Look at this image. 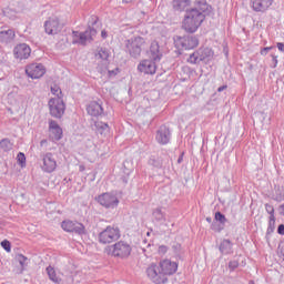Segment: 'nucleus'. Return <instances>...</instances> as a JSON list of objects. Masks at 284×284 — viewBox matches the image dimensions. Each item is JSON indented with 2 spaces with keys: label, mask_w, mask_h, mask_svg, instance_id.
I'll list each match as a JSON object with an SVG mask.
<instances>
[{
  "label": "nucleus",
  "mask_w": 284,
  "mask_h": 284,
  "mask_svg": "<svg viewBox=\"0 0 284 284\" xmlns=\"http://www.w3.org/2000/svg\"><path fill=\"white\" fill-rule=\"evenodd\" d=\"M210 14H212V6L207 3V0H195L194 8L186 10L182 22L183 30L189 32V34H194Z\"/></svg>",
  "instance_id": "f257e3e1"
},
{
  "label": "nucleus",
  "mask_w": 284,
  "mask_h": 284,
  "mask_svg": "<svg viewBox=\"0 0 284 284\" xmlns=\"http://www.w3.org/2000/svg\"><path fill=\"white\" fill-rule=\"evenodd\" d=\"M98 21L99 18L97 16H91L89 27L84 32L72 31V43L78 45H88V43H92L94 37H97V29H94V26H97Z\"/></svg>",
  "instance_id": "f03ea898"
},
{
  "label": "nucleus",
  "mask_w": 284,
  "mask_h": 284,
  "mask_svg": "<svg viewBox=\"0 0 284 284\" xmlns=\"http://www.w3.org/2000/svg\"><path fill=\"white\" fill-rule=\"evenodd\" d=\"M125 52L132 59H139L141 57V52L145 48V39L143 37H133L124 41Z\"/></svg>",
  "instance_id": "7ed1b4c3"
},
{
  "label": "nucleus",
  "mask_w": 284,
  "mask_h": 284,
  "mask_svg": "<svg viewBox=\"0 0 284 284\" xmlns=\"http://www.w3.org/2000/svg\"><path fill=\"white\" fill-rule=\"evenodd\" d=\"M121 239V230L119 226H106L102 232L98 235V241L101 245H110V243H114Z\"/></svg>",
  "instance_id": "20e7f679"
},
{
  "label": "nucleus",
  "mask_w": 284,
  "mask_h": 284,
  "mask_svg": "<svg viewBox=\"0 0 284 284\" xmlns=\"http://www.w3.org/2000/svg\"><path fill=\"white\" fill-rule=\"evenodd\" d=\"M106 250L108 254H111L115 258H128L132 254V246L125 241H119Z\"/></svg>",
  "instance_id": "39448f33"
},
{
  "label": "nucleus",
  "mask_w": 284,
  "mask_h": 284,
  "mask_svg": "<svg viewBox=\"0 0 284 284\" xmlns=\"http://www.w3.org/2000/svg\"><path fill=\"white\" fill-rule=\"evenodd\" d=\"M174 45L178 50H194L199 47V38L192 34L176 36L174 37Z\"/></svg>",
  "instance_id": "423d86ee"
},
{
  "label": "nucleus",
  "mask_w": 284,
  "mask_h": 284,
  "mask_svg": "<svg viewBox=\"0 0 284 284\" xmlns=\"http://www.w3.org/2000/svg\"><path fill=\"white\" fill-rule=\"evenodd\" d=\"M212 57H214V51H212V49L200 48L196 51H194L192 54H190L187 59V63H191L192 65H196L197 63H201V61H210Z\"/></svg>",
  "instance_id": "0eeeda50"
},
{
  "label": "nucleus",
  "mask_w": 284,
  "mask_h": 284,
  "mask_svg": "<svg viewBox=\"0 0 284 284\" xmlns=\"http://www.w3.org/2000/svg\"><path fill=\"white\" fill-rule=\"evenodd\" d=\"M48 105L53 119H61L65 114V102H63V98H51Z\"/></svg>",
  "instance_id": "6e6552de"
},
{
  "label": "nucleus",
  "mask_w": 284,
  "mask_h": 284,
  "mask_svg": "<svg viewBox=\"0 0 284 284\" xmlns=\"http://www.w3.org/2000/svg\"><path fill=\"white\" fill-rule=\"evenodd\" d=\"M148 278H150L154 284H165L168 278L164 277L161 266L156 263H151L145 270Z\"/></svg>",
  "instance_id": "1a4fd4ad"
},
{
  "label": "nucleus",
  "mask_w": 284,
  "mask_h": 284,
  "mask_svg": "<svg viewBox=\"0 0 284 284\" xmlns=\"http://www.w3.org/2000/svg\"><path fill=\"white\" fill-rule=\"evenodd\" d=\"M98 203L105 207L106 210H114V207H119V197L114 193H102L95 197Z\"/></svg>",
  "instance_id": "9d476101"
},
{
  "label": "nucleus",
  "mask_w": 284,
  "mask_h": 284,
  "mask_svg": "<svg viewBox=\"0 0 284 284\" xmlns=\"http://www.w3.org/2000/svg\"><path fill=\"white\" fill-rule=\"evenodd\" d=\"M61 227H62V230H64V232L78 234L79 236H83V234H85V225H83L82 223H79V222L64 220L61 223Z\"/></svg>",
  "instance_id": "9b49d317"
},
{
  "label": "nucleus",
  "mask_w": 284,
  "mask_h": 284,
  "mask_svg": "<svg viewBox=\"0 0 284 284\" xmlns=\"http://www.w3.org/2000/svg\"><path fill=\"white\" fill-rule=\"evenodd\" d=\"M42 164L41 170L47 174H52L54 170H57V159H54V154L48 152L41 155Z\"/></svg>",
  "instance_id": "f8f14e48"
},
{
  "label": "nucleus",
  "mask_w": 284,
  "mask_h": 284,
  "mask_svg": "<svg viewBox=\"0 0 284 284\" xmlns=\"http://www.w3.org/2000/svg\"><path fill=\"white\" fill-rule=\"evenodd\" d=\"M172 139V131L170 126L163 124L155 132V141L160 145H168Z\"/></svg>",
  "instance_id": "ddd939ff"
},
{
  "label": "nucleus",
  "mask_w": 284,
  "mask_h": 284,
  "mask_svg": "<svg viewBox=\"0 0 284 284\" xmlns=\"http://www.w3.org/2000/svg\"><path fill=\"white\" fill-rule=\"evenodd\" d=\"M158 265H160V270L164 278L176 274V271L179 270V264L168 258L160 261Z\"/></svg>",
  "instance_id": "4468645a"
},
{
  "label": "nucleus",
  "mask_w": 284,
  "mask_h": 284,
  "mask_svg": "<svg viewBox=\"0 0 284 284\" xmlns=\"http://www.w3.org/2000/svg\"><path fill=\"white\" fill-rule=\"evenodd\" d=\"M160 61H154V59L149 58L141 60L138 64V72L142 74H156V63Z\"/></svg>",
  "instance_id": "2eb2a0df"
},
{
  "label": "nucleus",
  "mask_w": 284,
  "mask_h": 284,
  "mask_svg": "<svg viewBox=\"0 0 284 284\" xmlns=\"http://www.w3.org/2000/svg\"><path fill=\"white\" fill-rule=\"evenodd\" d=\"M26 74L30 79H41L45 74V67L42 63H31L27 65Z\"/></svg>",
  "instance_id": "dca6fc26"
},
{
  "label": "nucleus",
  "mask_w": 284,
  "mask_h": 284,
  "mask_svg": "<svg viewBox=\"0 0 284 284\" xmlns=\"http://www.w3.org/2000/svg\"><path fill=\"white\" fill-rule=\"evenodd\" d=\"M63 30V24L59 22V18H50L44 22V32L47 34H59Z\"/></svg>",
  "instance_id": "f3484780"
},
{
  "label": "nucleus",
  "mask_w": 284,
  "mask_h": 284,
  "mask_svg": "<svg viewBox=\"0 0 284 284\" xmlns=\"http://www.w3.org/2000/svg\"><path fill=\"white\" fill-rule=\"evenodd\" d=\"M272 3H274V0H251L250 2L252 10L262 14L272 8Z\"/></svg>",
  "instance_id": "a211bd4d"
},
{
  "label": "nucleus",
  "mask_w": 284,
  "mask_h": 284,
  "mask_svg": "<svg viewBox=\"0 0 284 284\" xmlns=\"http://www.w3.org/2000/svg\"><path fill=\"white\" fill-rule=\"evenodd\" d=\"M49 132L51 141H61L63 139V129L54 120L49 122Z\"/></svg>",
  "instance_id": "6ab92c4d"
},
{
  "label": "nucleus",
  "mask_w": 284,
  "mask_h": 284,
  "mask_svg": "<svg viewBox=\"0 0 284 284\" xmlns=\"http://www.w3.org/2000/svg\"><path fill=\"white\" fill-rule=\"evenodd\" d=\"M31 53L32 49H30V45L26 43H20L13 49V54L16 59H20V61H23V59H28Z\"/></svg>",
  "instance_id": "aec40b11"
},
{
  "label": "nucleus",
  "mask_w": 284,
  "mask_h": 284,
  "mask_svg": "<svg viewBox=\"0 0 284 284\" xmlns=\"http://www.w3.org/2000/svg\"><path fill=\"white\" fill-rule=\"evenodd\" d=\"M87 112L90 116H103V104L92 101L87 105Z\"/></svg>",
  "instance_id": "412c9836"
},
{
  "label": "nucleus",
  "mask_w": 284,
  "mask_h": 284,
  "mask_svg": "<svg viewBox=\"0 0 284 284\" xmlns=\"http://www.w3.org/2000/svg\"><path fill=\"white\" fill-rule=\"evenodd\" d=\"M149 59H153V61H161V59H163V53L161 52V47L158 41L151 42Z\"/></svg>",
  "instance_id": "4be33fe9"
},
{
  "label": "nucleus",
  "mask_w": 284,
  "mask_h": 284,
  "mask_svg": "<svg viewBox=\"0 0 284 284\" xmlns=\"http://www.w3.org/2000/svg\"><path fill=\"white\" fill-rule=\"evenodd\" d=\"M191 0H173L172 8L174 12H185L190 8Z\"/></svg>",
  "instance_id": "5701e85b"
},
{
  "label": "nucleus",
  "mask_w": 284,
  "mask_h": 284,
  "mask_svg": "<svg viewBox=\"0 0 284 284\" xmlns=\"http://www.w3.org/2000/svg\"><path fill=\"white\" fill-rule=\"evenodd\" d=\"M14 37H17V33H14V30L12 29L0 31L1 43H12V41H14Z\"/></svg>",
  "instance_id": "b1692460"
},
{
  "label": "nucleus",
  "mask_w": 284,
  "mask_h": 284,
  "mask_svg": "<svg viewBox=\"0 0 284 284\" xmlns=\"http://www.w3.org/2000/svg\"><path fill=\"white\" fill-rule=\"evenodd\" d=\"M95 57L97 59H101V61H104V65H108V59H110V50L105 48H100Z\"/></svg>",
  "instance_id": "393cba45"
},
{
  "label": "nucleus",
  "mask_w": 284,
  "mask_h": 284,
  "mask_svg": "<svg viewBox=\"0 0 284 284\" xmlns=\"http://www.w3.org/2000/svg\"><path fill=\"white\" fill-rule=\"evenodd\" d=\"M47 274L49 278L52 281V283L60 284L61 283V277L57 275V271L52 266L47 267Z\"/></svg>",
  "instance_id": "a878e982"
},
{
  "label": "nucleus",
  "mask_w": 284,
  "mask_h": 284,
  "mask_svg": "<svg viewBox=\"0 0 284 284\" xmlns=\"http://www.w3.org/2000/svg\"><path fill=\"white\" fill-rule=\"evenodd\" d=\"M148 164L152 165V168H156L158 170H161V168H163V160H161V158L151 155Z\"/></svg>",
  "instance_id": "bb28decb"
},
{
  "label": "nucleus",
  "mask_w": 284,
  "mask_h": 284,
  "mask_svg": "<svg viewBox=\"0 0 284 284\" xmlns=\"http://www.w3.org/2000/svg\"><path fill=\"white\" fill-rule=\"evenodd\" d=\"M220 252L222 254H230L232 252V242L230 240H223L220 244Z\"/></svg>",
  "instance_id": "cd10ccee"
},
{
  "label": "nucleus",
  "mask_w": 284,
  "mask_h": 284,
  "mask_svg": "<svg viewBox=\"0 0 284 284\" xmlns=\"http://www.w3.org/2000/svg\"><path fill=\"white\" fill-rule=\"evenodd\" d=\"M273 201L281 203L284 201V189L281 186H275V194L273 195Z\"/></svg>",
  "instance_id": "c85d7f7f"
},
{
  "label": "nucleus",
  "mask_w": 284,
  "mask_h": 284,
  "mask_svg": "<svg viewBox=\"0 0 284 284\" xmlns=\"http://www.w3.org/2000/svg\"><path fill=\"white\" fill-rule=\"evenodd\" d=\"M153 219L156 223H163L165 221V213L161 209H155L153 211Z\"/></svg>",
  "instance_id": "c756f323"
},
{
  "label": "nucleus",
  "mask_w": 284,
  "mask_h": 284,
  "mask_svg": "<svg viewBox=\"0 0 284 284\" xmlns=\"http://www.w3.org/2000/svg\"><path fill=\"white\" fill-rule=\"evenodd\" d=\"M12 142L10 141V139H2L0 141V149L3 150V152H10V150H12Z\"/></svg>",
  "instance_id": "7c9ffc66"
},
{
  "label": "nucleus",
  "mask_w": 284,
  "mask_h": 284,
  "mask_svg": "<svg viewBox=\"0 0 284 284\" xmlns=\"http://www.w3.org/2000/svg\"><path fill=\"white\" fill-rule=\"evenodd\" d=\"M214 221H216L221 225L225 226V224L227 223V217H225V214H223L220 211H217L215 213Z\"/></svg>",
  "instance_id": "2f4dec72"
},
{
  "label": "nucleus",
  "mask_w": 284,
  "mask_h": 284,
  "mask_svg": "<svg viewBox=\"0 0 284 284\" xmlns=\"http://www.w3.org/2000/svg\"><path fill=\"white\" fill-rule=\"evenodd\" d=\"M276 230V216L268 217V226L266 230V234H272Z\"/></svg>",
  "instance_id": "473e14b6"
},
{
  "label": "nucleus",
  "mask_w": 284,
  "mask_h": 284,
  "mask_svg": "<svg viewBox=\"0 0 284 284\" xmlns=\"http://www.w3.org/2000/svg\"><path fill=\"white\" fill-rule=\"evenodd\" d=\"M95 128H97L98 132H100V134H103V132H105V130H108L109 125L105 122H95Z\"/></svg>",
  "instance_id": "72a5a7b5"
},
{
  "label": "nucleus",
  "mask_w": 284,
  "mask_h": 284,
  "mask_svg": "<svg viewBox=\"0 0 284 284\" xmlns=\"http://www.w3.org/2000/svg\"><path fill=\"white\" fill-rule=\"evenodd\" d=\"M51 94H54V97H57L55 99H61V94H62L61 88L57 84L52 85Z\"/></svg>",
  "instance_id": "f704fd0d"
},
{
  "label": "nucleus",
  "mask_w": 284,
  "mask_h": 284,
  "mask_svg": "<svg viewBox=\"0 0 284 284\" xmlns=\"http://www.w3.org/2000/svg\"><path fill=\"white\" fill-rule=\"evenodd\" d=\"M16 261H18V263L21 265V267H26L28 257H26L23 254H18L16 256Z\"/></svg>",
  "instance_id": "c9c22d12"
},
{
  "label": "nucleus",
  "mask_w": 284,
  "mask_h": 284,
  "mask_svg": "<svg viewBox=\"0 0 284 284\" xmlns=\"http://www.w3.org/2000/svg\"><path fill=\"white\" fill-rule=\"evenodd\" d=\"M17 161L21 168H26V154L23 152L18 153Z\"/></svg>",
  "instance_id": "e433bc0d"
},
{
  "label": "nucleus",
  "mask_w": 284,
  "mask_h": 284,
  "mask_svg": "<svg viewBox=\"0 0 284 284\" xmlns=\"http://www.w3.org/2000/svg\"><path fill=\"white\" fill-rule=\"evenodd\" d=\"M1 247H3L6 252H12V244L8 240L1 242Z\"/></svg>",
  "instance_id": "4c0bfd02"
},
{
  "label": "nucleus",
  "mask_w": 284,
  "mask_h": 284,
  "mask_svg": "<svg viewBox=\"0 0 284 284\" xmlns=\"http://www.w3.org/2000/svg\"><path fill=\"white\" fill-rule=\"evenodd\" d=\"M264 207H265V211L267 212V214H270V217H274L275 216L274 215V205L266 203L264 205Z\"/></svg>",
  "instance_id": "58836bf2"
},
{
  "label": "nucleus",
  "mask_w": 284,
  "mask_h": 284,
  "mask_svg": "<svg viewBox=\"0 0 284 284\" xmlns=\"http://www.w3.org/2000/svg\"><path fill=\"white\" fill-rule=\"evenodd\" d=\"M236 267H239V261L233 260V261L229 262V270L231 272H234V270H236Z\"/></svg>",
  "instance_id": "ea45409f"
},
{
  "label": "nucleus",
  "mask_w": 284,
  "mask_h": 284,
  "mask_svg": "<svg viewBox=\"0 0 284 284\" xmlns=\"http://www.w3.org/2000/svg\"><path fill=\"white\" fill-rule=\"evenodd\" d=\"M211 229L214 231V232H223V226L221 225H216V223H212L211 224Z\"/></svg>",
  "instance_id": "a19ab883"
},
{
  "label": "nucleus",
  "mask_w": 284,
  "mask_h": 284,
  "mask_svg": "<svg viewBox=\"0 0 284 284\" xmlns=\"http://www.w3.org/2000/svg\"><path fill=\"white\" fill-rule=\"evenodd\" d=\"M170 250V247L165 246V245H161L159 246V254H168V251Z\"/></svg>",
  "instance_id": "79ce46f5"
},
{
  "label": "nucleus",
  "mask_w": 284,
  "mask_h": 284,
  "mask_svg": "<svg viewBox=\"0 0 284 284\" xmlns=\"http://www.w3.org/2000/svg\"><path fill=\"white\" fill-rule=\"evenodd\" d=\"M109 78L116 77L119 74V68L114 70H108Z\"/></svg>",
  "instance_id": "37998d69"
},
{
  "label": "nucleus",
  "mask_w": 284,
  "mask_h": 284,
  "mask_svg": "<svg viewBox=\"0 0 284 284\" xmlns=\"http://www.w3.org/2000/svg\"><path fill=\"white\" fill-rule=\"evenodd\" d=\"M272 48H273V47H266V48H263V49L261 50V54H262V57L267 55V52H270V50H272Z\"/></svg>",
  "instance_id": "c03bdc74"
},
{
  "label": "nucleus",
  "mask_w": 284,
  "mask_h": 284,
  "mask_svg": "<svg viewBox=\"0 0 284 284\" xmlns=\"http://www.w3.org/2000/svg\"><path fill=\"white\" fill-rule=\"evenodd\" d=\"M277 234L281 236H284V224H280L277 227Z\"/></svg>",
  "instance_id": "a18cd8bd"
},
{
  "label": "nucleus",
  "mask_w": 284,
  "mask_h": 284,
  "mask_svg": "<svg viewBox=\"0 0 284 284\" xmlns=\"http://www.w3.org/2000/svg\"><path fill=\"white\" fill-rule=\"evenodd\" d=\"M277 49L280 50V52H284V43L283 42H278L277 43Z\"/></svg>",
  "instance_id": "49530a36"
},
{
  "label": "nucleus",
  "mask_w": 284,
  "mask_h": 284,
  "mask_svg": "<svg viewBox=\"0 0 284 284\" xmlns=\"http://www.w3.org/2000/svg\"><path fill=\"white\" fill-rule=\"evenodd\" d=\"M273 63H274L273 68H276V65H278V59L276 55H273Z\"/></svg>",
  "instance_id": "de8ad7c7"
},
{
  "label": "nucleus",
  "mask_w": 284,
  "mask_h": 284,
  "mask_svg": "<svg viewBox=\"0 0 284 284\" xmlns=\"http://www.w3.org/2000/svg\"><path fill=\"white\" fill-rule=\"evenodd\" d=\"M278 212L281 216H284V204L280 205Z\"/></svg>",
  "instance_id": "09e8293b"
},
{
  "label": "nucleus",
  "mask_w": 284,
  "mask_h": 284,
  "mask_svg": "<svg viewBox=\"0 0 284 284\" xmlns=\"http://www.w3.org/2000/svg\"><path fill=\"white\" fill-rule=\"evenodd\" d=\"M223 90H227V85H222L217 89V92H223Z\"/></svg>",
  "instance_id": "8fccbe9b"
},
{
  "label": "nucleus",
  "mask_w": 284,
  "mask_h": 284,
  "mask_svg": "<svg viewBox=\"0 0 284 284\" xmlns=\"http://www.w3.org/2000/svg\"><path fill=\"white\" fill-rule=\"evenodd\" d=\"M40 145H41V148H43V145H48V140H41Z\"/></svg>",
  "instance_id": "3c124183"
},
{
  "label": "nucleus",
  "mask_w": 284,
  "mask_h": 284,
  "mask_svg": "<svg viewBox=\"0 0 284 284\" xmlns=\"http://www.w3.org/2000/svg\"><path fill=\"white\" fill-rule=\"evenodd\" d=\"M101 34H102V39H105L108 37V32L105 31H102Z\"/></svg>",
  "instance_id": "603ef678"
},
{
  "label": "nucleus",
  "mask_w": 284,
  "mask_h": 284,
  "mask_svg": "<svg viewBox=\"0 0 284 284\" xmlns=\"http://www.w3.org/2000/svg\"><path fill=\"white\" fill-rule=\"evenodd\" d=\"M183 162V155H181L179 159H178V163H182Z\"/></svg>",
  "instance_id": "864d4df0"
},
{
  "label": "nucleus",
  "mask_w": 284,
  "mask_h": 284,
  "mask_svg": "<svg viewBox=\"0 0 284 284\" xmlns=\"http://www.w3.org/2000/svg\"><path fill=\"white\" fill-rule=\"evenodd\" d=\"M122 183L128 184V179L126 178H122Z\"/></svg>",
  "instance_id": "5fc2aeb1"
},
{
  "label": "nucleus",
  "mask_w": 284,
  "mask_h": 284,
  "mask_svg": "<svg viewBox=\"0 0 284 284\" xmlns=\"http://www.w3.org/2000/svg\"><path fill=\"white\" fill-rule=\"evenodd\" d=\"M124 3H132L134 0H122Z\"/></svg>",
  "instance_id": "6e6d98bb"
},
{
  "label": "nucleus",
  "mask_w": 284,
  "mask_h": 284,
  "mask_svg": "<svg viewBox=\"0 0 284 284\" xmlns=\"http://www.w3.org/2000/svg\"><path fill=\"white\" fill-rule=\"evenodd\" d=\"M207 223H212V217H206Z\"/></svg>",
  "instance_id": "4d7b16f0"
},
{
  "label": "nucleus",
  "mask_w": 284,
  "mask_h": 284,
  "mask_svg": "<svg viewBox=\"0 0 284 284\" xmlns=\"http://www.w3.org/2000/svg\"><path fill=\"white\" fill-rule=\"evenodd\" d=\"M101 72V74H103V70H99Z\"/></svg>",
  "instance_id": "13d9d810"
},
{
  "label": "nucleus",
  "mask_w": 284,
  "mask_h": 284,
  "mask_svg": "<svg viewBox=\"0 0 284 284\" xmlns=\"http://www.w3.org/2000/svg\"><path fill=\"white\" fill-rule=\"evenodd\" d=\"M146 235H149V236H150V232H148V233H146Z\"/></svg>",
  "instance_id": "bf43d9fd"
}]
</instances>
